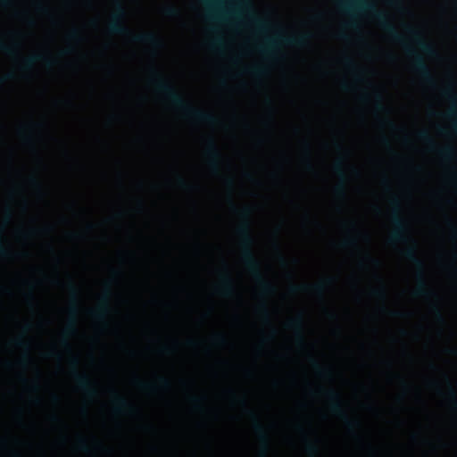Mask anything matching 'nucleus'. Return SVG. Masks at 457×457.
Returning a JSON list of instances; mask_svg holds the SVG:
<instances>
[{"instance_id": "obj_1", "label": "nucleus", "mask_w": 457, "mask_h": 457, "mask_svg": "<svg viewBox=\"0 0 457 457\" xmlns=\"http://www.w3.org/2000/svg\"><path fill=\"white\" fill-rule=\"evenodd\" d=\"M390 205L392 207V222L394 225V229L389 237L390 241L395 243H411L403 252V255L407 261L412 263L417 270V287L414 294L417 296L422 297L433 296L434 292L428 288L424 278V262L417 255L416 244L407 235V225L401 216V202L399 198L396 196L392 197L390 199Z\"/></svg>"}, {"instance_id": "obj_2", "label": "nucleus", "mask_w": 457, "mask_h": 457, "mask_svg": "<svg viewBox=\"0 0 457 457\" xmlns=\"http://www.w3.org/2000/svg\"><path fill=\"white\" fill-rule=\"evenodd\" d=\"M232 208L234 211L237 212L241 219L237 232L240 237L242 261L247 270L258 283L262 293L264 295L273 294L276 288L263 278L261 272L260 262L253 252V238L251 234V225L249 221L251 210L249 207H244L238 211L234 204H232Z\"/></svg>"}, {"instance_id": "obj_3", "label": "nucleus", "mask_w": 457, "mask_h": 457, "mask_svg": "<svg viewBox=\"0 0 457 457\" xmlns=\"http://www.w3.org/2000/svg\"><path fill=\"white\" fill-rule=\"evenodd\" d=\"M152 82L159 93L163 95L174 107L182 111L187 117L210 125L218 122L217 117L212 113L192 107L175 87L160 74L154 73V79Z\"/></svg>"}, {"instance_id": "obj_4", "label": "nucleus", "mask_w": 457, "mask_h": 457, "mask_svg": "<svg viewBox=\"0 0 457 457\" xmlns=\"http://www.w3.org/2000/svg\"><path fill=\"white\" fill-rule=\"evenodd\" d=\"M342 8L348 12H369L378 21L386 33L395 42L403 45V37L391 23L386 12L377 9L376 5L367 0H344Z\"/></svg>"}, {"instance_id": "obj_5", "label": "nucleus", "mask_w": 457, "mask_h": 457, "mask_svg": "<svg viewBox=\"0 0 457 457\" xmlns=\"http://www.w3.org/2000/svg\"><path fill=\"white\" fill-rule=\"evenodd\" d=\"M312 35L310 33H301L294 36L279 35L277 38H267L263 46H259V51L269 57H275L278 43L287 46L303 47L307 46Z\"/></svg>"}, {"instance_id": "obj_6", "label": "nucleus", "mask_w": 457, "mask_h": 457, "mask_svg": "<svg viewBox=\"0 0 457 457\" xmlns=\"http://www.w3.org/2000/svg\"><path fill=\"white\" fill-rule=\"evenodd\" d=\"M320 392L325 396L324 408L327 413L337 418H344L347 415L349 406L339 391L328 388L321 389Z\"/></svg>"}, {"instance_id": "obj_7", "label": "nucleus", "mask_w": 457, "mask_h": 457, "mask_svg": "<svg viewBox=\"0 0 457 457\" xmlns=\"http://www.w3.org/2000/svg\"><path fill=\"white\" fill-rule=\"evenodd\" d=\"M71 364L74 368L72 374L77 388L83 393L87 400H96L98 396V390L95 383L87 374L80 373L76 370L79 365V360L75 357L72 358L71 360Z\"/></svg>"}, {"instance_id": "obj_8", "label": "nucleus", "mask_w": 457, "mask_h": 457, "mask_svg": "<svg viewBox=\"0 0 457 457\" xmlns=\"http://www.w3.org/2000/svg\"><path fill=\"white\" fill-rule=\"evenodd\" d=\"M67 288L71 295V305L69 307V314H70V320L67 323V326L65 327L63 330V338L62 339V344L63 345H68L66 337L72 336L76 332V316L79 312V306H78V299H79V291L77 287L72 281H69L67 284Z\"/></svg>"}, {"instance_id": "obj_9", "label": "nucleus", "mask_w": 457, "mask_h": 457, "mask_svg": "<svg viewBox=\"0 0 457 457\" xmlns=\"http://www.w3.org/2000/svg\"><path fill=\"white\" fill-rule=\"evenodd\" d=\"M115 10L111 16L110 21L108 22L107 29L112 34L117 35H129L130 31L125 26L123 20L125 17V10L123 5L119 0L115 1Z\"/></svg>"}, {"instance_id": "obj_10", "label": "nucleus", "mask_w": 457, "mask_h": 457, "mask_svg": "<svg viewBox=\"0 0 457 457\" xmlns=\"http://www.w3.org/2000/svg\"><path fill=\"white\" fill-rule=\"evenodd\" d=\"M108 409L112 415L120 417L132 413L135 411V406L127 397L117 392H112Z\"/></svg>"}, {"instance_id": "obj_11", "label": "nucleus", "mask_w": 457, "mask_h": 457, "mask_svg": "<svg viewBox=\"0 0 457 457\" xmlns=\"http://www.w3.org/2000/svg\"><path fill=\"white\" fill-rule=\"evenodd\" d=\"M407 54L412 57L413 71L428 84L434 85L435 80L431 71L425 62L424 58L414 53L411 48L405 47Z\"/></svg>"}, {"instance_id": "obj_12", "label": "nucleus", "mask_w": 457, "mask_h": 457, "mask_svg": "<svg viewBox=\"0 0 457 457\" xmlns=\"http://www.w3.org/2000/svg\"><path fill=\"white\" fill-rule=\"evenodd\" d=\"M405 29L411 36L414 43L422 53L429 56H433L436 54L433 46L423 38L420 30L409 25L405 26Z\"/></svg>"}, {"instance_id": "obj_13", "label": "nucleus", "mask_w": 457, "mask_h": 457, "mask_svg": "<svg viewBox=\"0 0 457 457\" xmlns=\"http://www.w3.org/2000/svg\"><path fill=\"white\" fill-rule=\"evenodd\" d=\"M137 384L141 390L153 395L158 390L167 391L171 387L170 379L163 376L158 377L157 384L144 382L141 380H137Z\"/></svg>"}, {"instance_id": "obj_14", "label": "nucleus", "mask_w": 457, "mask_h": 457, "mask_svg": "<svg viewBox=\"0 0 457 457\" xmlns=\"http://www.w3.org/2000/svg\"><path fill=\"white\" fill-rule=\"evenodd\" d=\"M205 153L208 158V163L210 168L214 172L218 171L220 168L221 155L215 141L212 138L208 139Z\"/></svg>"}, {"instance_id": "obj_15", "label": "nucleus", "mask_w": 457, "mask_h": 457, "mask_svg": "<svg viewBox=\"0 0 457 457\" xmlns=\"http://www.w3.org/2000/svg\"><path fill=\"white\" fill-rule=\"evenodd\" d=\"M111 296V291L109 287L106 286L101 299L100 303L96 307V310H94L91 314L94 318H96L98 320H104L107 315L110 312V307H109V299Z\"/></svg>"}, {"instance_id": "obj_16", "label": "nucleus", "mask_w": 457, "mask_h": 457, "mask_svg": "<svg viewBox=\"0 0 457 457\" xmlns=\"http://www.w3.org/2000/svg\"><path fill=\"white\" fill-rule=\"evenodd\" d=\"M334 171L338 177L340 182L335 187V193L337 196L344 197L345 196V183L346 181V177L344 170V163L341 160H338L334 164Z\"/></svg>"}, {"instance_id": "obj_17", "label": "nucleus", "mask_w": 457, "mask_h": 457, "mask_svg": "<svg viewBox=\"0 0 457 457\" xmlns=\"http://www.w3.org/2000/svg\"><path fill=\"white\" fill-rule=\"evenodd\" d=\"M37 62H43L44 64L48 68L52 67L54 64V59L43 54H37L25 58L22 61L21 68L25 71L31 70L34 64Z\"/></svg>"}, {"instance_id": "obj_18", "label": "nucleus", "mask_w": 457, "mask_h": 457, "mask_svg": "<svg viewBox=\"0 0 457 457\" xmlns=\"http://www.w3.org/2000/svg\"><path fill=\"white\" fill-rule=\"evenodd\" d=\"M333 282V279L331 278L326 279L324 282L318 283L313 286H307V285H292L290 287V291L294 294L305 291L307 289H312L317 295H321L324 294L327 285L331 284Z\"/></svg>"}, {"instance_id": "obj_19", "label": "nucleus", "mask_w": 457, "mask_h": 457, "mask_svg": "<svg viewBox=\"0 0 457 457\" xmlns=\"http://www.w3.org/2000/svg\"><path fill=\"white\" fill-rule=\"evenodd\" d=\"M287 328L293 329L295 333L296 340L300 345H303L304 337L303 335V315L299 314L296 318L290 320L287 323Z\"/></svg>"}, {"instance_id": "obj_20", "label": "nucleus", "mask_w": 457, "mask_h": 457, "mask_svg": "<svg viewBox=\"0 0 457 457\" xmlns=\"http://www.w3.org/2000/svg\"><path fill=\"white\" fill-rule=\"evenodd\" d=\"M206 400L204 395H190L187 397L190 409L195 412H203L206 410Z\"/></svg>"}, {"instance_id": "obj_21", "label": "nucleus", "mask_w": 457, "mask_h": 457, "mask_svg": "<svg viewBox=\"0 0 457 457\" xmlns=\"http://www.w3.org/2000/svg\"><path fill=\"white\" fill-rule=\"evenodd\" d=\"M445 404L449 412L457 417V394L450 383L445 395Z\"/></svg>"}, {"instance_id": "obj_22", "label": "nucleus", "mask_w": 457, "mask_h": 457, "mask_svg": "<svg viewBox=\"0 0 457 457\" xmlns=\"http://www.w3.org/2000/svg\"><path fill=\"white\" fill-rule=\"evenodd\" d=\"M132 40L137 43H144L154 47H158L160 46V40L157 36L152 32H145L136 34L132 36Z\"/></svg>"}, {"instance_id": "obj_23", "label": "nucleus", "mask_w": 457, "mask_h": 457, "mask_svg": "<svg viewBox=\"0 0 457 457\" xmlns=\"http://www.w3.org/2000/svg\"><path fill=\"white\" fill-rule=\"evenodd\" d=\"M442 96L449 100L452 106L448 112V116L457 120V96L453 93L452 87H447L441 91Z\"/></svg>"}, {"instance_id": "obj_24", "label": "nucleus", "mask_w": 457, "mask_h": 457, "mask_svg": "<svg viewBox=\"0 0 457 457\" xmlns=\"http://www.w3.org/2000/svg\"><path fill=\"white\" fill-rule=\"evenodd\" d=\"M228 403L231 407H237L242 410L248 408V399L245 395H237L235 391H229L228 394Z\"/></svg>"}, {"instance_id": "obj_25", "label": "nucleus", "mask_w": 457, "mask_h": 457, "mask_svg": "<svg viewBox=\"0 0 457 457\" xmlns=\"http://www.w3.org/2000/svg\"><path fill=\"white\" fill-rule=\"evenodd\" d=\"M219 292L224 296H232L234 295V284L232 278L228 274L221 277Z\"/></svg>"}, {"instance_id": "obj_26", "label": "nucleus", "mask_w": 457, "mask_h": 457, "mask_svg": "<svg viewBox=\"0 0 457 457\" xmlns=\"http://www.w3.org/2000/svg\"><path fill=\"white\" fill-rule=\"evenodd\" d=\"M236 15L235 12L226 11V10H215L210 16L212 20H220L226 21L228 18Z\"/></svg>"}, {"instance_id": "obj_27", "label": "nucleus", "mask_w": 457, "mask_h": 457, "mask_svg": "<svg viewBox=\"0 0 457 457\" xmlns=\"http://www.w3.org/2000/svg\"><path fill=\"white\" fill-rule=\"evenodd\" d=\"M250 20L252 21V23L259 29V30H262V31H266L269 28H270V25L269 23L255 16L254 14H253L252 12L250 13Z\"/></svg>"}, {"instance_id": "obj_28", "label": "nucleus", "mask_w": 457, "mask_h": 457, "mask_svg": "<svg viewBox=\"0 0 457 457\" xmlns=\"http://www.w3.org/2000/svg\"><path fill=\"white\" fill-rule=\"evenodd\" d=\"M18 45H8L3 40H0V51L7 55L13 56L17 54Z\"/></svg>"}, {"instance_id": "obj_29", "label": "nucleus", "mask_w": 457, "mask_h": 457, "mask_svg": "<svg viewBox=\"0 0 457 457\" xmlns=\"http://www.w3.org/2000/svg\"><path fill=\"white\" fill-rule=\"evenodd\" d=\"M246 71L257 78L262 77L267 74L266 67L262 65H253L246 70Z\"/></svg>"}, {"instance_id": "obj_30", "label": "nucleus", "mask_w": 457, "mask_h": 457, "mask_svg": "<svg viewBox=\"0 0 457 457\" xmlns=\"http://www.w3.org/2000/svg\"><path fill=\"white\" fill-rule=\"evenodd\" d=\"M311 363L317 374H319L320 376L325 377V378L330 377V375H331L330 370L321 367L320 364L313 359H312Z\"/></svg>"}, {"instance_id": "obj_31", "label": "nucleus", "mask_w": 457, "mask_h": 457, "mask_svg": "<svg viewBox=\"0 0 457 457\" xmlns=\"http://www.w3.org/2000/svg\"><path fill=\"white\" fill-rule=\"evenodd\" d=\"M436 152L438 155L445 160H450L453 156V149L452 146L449 145L436 149Z\"/></svg>"}, {"instance_id": "obj_32", "label": "nucleus", "mask_w": 457, "mask_h": 457, "mask_svg": "<svg viewBox=\"0 0 457 457\" xmlns=\"http://www.w3.org/2000/svg\"><path fill=\"white\" fill-rule=\"evenodd\" d=\"M418 137L420 139L427 143L432 150L436 148L435 142L429 136V134L426 130H421L418 133Z\"/></svg>"}, {"instance_id": "obj_33", "label": "nucleus", "mask_w": 457, "mask_h": 457, "mask_svg": "<svg viewBox=\"0 0 457 457\" xmlns=\"http://www.w3.org/2000/svg\"><path fill=\"white\" fill-rule=\"evenodd\" d=\"M163 14L167 17H176L179 14V10L174 5H167L163 8Z\"/></svg>"}, {"instance_id": "obj_34", "label": "nucleus", "mask_w": 457, "mask_h": 457, "mask_svg": "<svg viewBox=\"0 0 457 457\" xmlns=\"http://www.w3.org/2000/svg\"><path fill=\"white\" fill-rule=\"evenodd\" d=\"M11 256V252L4 245V242L0 239V257L8 259Z\"/></svg>"}, {"instance_id": "obj_35", "label": "nucleus", "mask_w": 457, "mask_h": 457, "mask_svg": "<svg viewBox=\"0 0 457 457\" xmlns=\"http://www.w3.org/2000/svg\"><path fill=\"white\" fill-rule=\"evenodd\" d=\"M433 312H434L436 320L438 322H440V323H444L445 322V317H444L441 310L437 306H434L433 307Z\"/></svg>"}, {"instance_id": "obj_36", "label": "nucleus", "mask_w": 457, "mask_h": 457, "mask_svg": "<svg viewBox=\"0 0 457 457\" xmlns=\"http://www.w3.org/2000/svg\"><path fill=\"white\" fill-rule=\"evenodd\" d=\"M211 46L214 49L220 50L224 48L225 44L222 38L218 37L212 42Z\"/></svg>"}, {"instance_id": "obj_37", "label": "nucleus", "mask_w": 457, "mask_h": 457, "mask_svg": "<svg viewBox=\"0 0 457 457\" xmlns=\"http://www.w3.org/2000/svg\"><path fill=\"white\" fill-rule=\"evenodd\" d=\"M13 343L16 346L24 348L25 350H29V345L22 337L17 338L16 340H14Z\"/></svg>"}, {"instance_id": "obj_38", "label": "nucleus", "mask_w": 457, "mask_h": 457, "mask_svg": "<svg viewBox=\"0 0 457 457\" xmlns=\"http://www.w3.org/2000/svg\"><path fill=\"white\" fill-rule=\"evenodd\" d=\"M375 99H376V104H375V108L377 111H384V106L382 104V96L379 93H376L375 94Z\"/></svg>"}, {"instance_id": "obj_39", "label": "nucleus", "mask_w": 457, "mask_h": 457, "mask_svg": "<svg viewBox=\"0 0 457 457\" xmlns=\"http://www.w3.org/2000/svg\"><path fill=\"white\" fill-rule=\"evenodd\" d=\"M177 182H178V185L179 186V187H181L183 189L189 190V189H192V187H193L182 177H178Z\"/></svg>"}, {"instance_id": "obj_40", "label": "nucleus", "mask_w": 457, "mask_h": 457, "mask_svg": "<svg viewBox=\"0 0 457 457\" xmlns=\"http://www.w3.org/2000/svg\"><path fill=\"white\" fill-rule=\"evenodd\" d=\"M214 342L218 345H223L226 344L227 340L223 335H216L214 337Z\"/></svg>"}, {"instance_id": "obj_41", "label": "nucleus", "mask_w": 457, "mask_h": 457, "mask_svg": "<svg viewBox=\"0 0 457 457\" xmlns=\"http://www.w3.org/2000/svg\"><path fill=\"white\" fill-rule=\"evenodd\" d=\"M69 38L71 40L79 41L80 40V34L78 29H73L68 35Z\"/></svg>"}, {"instance_id": "obj_42", "label": "nucleus", "mask_w": 457, "mask_h": 457, "mask_svg": "<svg viewBox=\"0 0 457 457\" xmlns=\"http://www.w3.org/2000/svg\"><path fill=\"white\" fill-rule=\"evenodd\" d=\"M371 294L378 298L384 299L386 297V293L384 289H374L371 291Z\"/></svg>"}, {"instance_id": "obj_43", "label": "nucleus", "mask_w": 457, "mask_h": 457, "mask_svg": "<svg viewBox=\"0 0 457 457\" xmlns=\"http://www.w3.org/2000/svg\"><path fill=\"white\" fill-rule=\"evenodd\" d=\"M50 401H51L52 404L58 405L61 402V399L58 395L53 393L50 395Z\"/></svg>"}, {"instance_id": "obj_44", "label": "nucleus", "mask_w": 457, "mask_h": 457, "mask_svg": "<svg viewBox=\"0 0 457 457\" xmlns=\"http://www.w3.org/2000/svg\"><path fill=\"white\" fill-rule=\"evenodd\" d=\"M30 403L34 405L39 406L42 403V398L38 395L31 397Z\"/></svg>"}, {"instance_id": "obj_45", "label": "nucleus", "mask_w": 457, "mask_h": 457, "mask_svg": "<svg viewBox=\"0 0 457 457\" xmlns=\"http://www.w3.org/2000/svg\"><path fill=\"white\" fill-rule=\"evenodd\" d=\"M355 244H356V240L354 238H348V239L343 241L342 245L346 247V246L354 245Z\"/></svg>"}, {"instance_id": "obj_46", "label": "nucleus", "mask_w": 457, "mask_h": 457, "mask_svg": "<svg viewBox=\"0 0 457 457\" xmlns=\"http://www.w3.org/2000/svg\"><path fill=\"white\" fill-rule=\"evenodd\" d=\"M409 389L410 386L406 383H403V394L397 397V400H402Z\"/></svg>"}, {"instance_id": "obj_47", "label": "nucleus", "mask_w": 457, "mask_h": 457, "mask_svg": "<svg viewBox=\"0 0 457 457\" xmlns=\"http://www.w3.org/2000/svg\"><path fill=\"white\" fill-rule=\"evenodd\" d=\"M362 407L366 410L371 411L375 408V404L373 402L369 401L367 403H362Z\"/></svg>"}, {"instance_id": "obj_48", "label": "nucleus", "mask_w": 457, "mask_h": 457, "mask_svg": "<svg viewBox=\"0 0 457 457\" xmlns=\"http://www.w3.org/2000/svg\"><path fill=\"white\" fill-rule=\"evenodd\" d=\"M12 219V211L10 208H7L4 212V221L7 223Z\"/></svg>"}, {"instance_id": "obj_49", "label": "nucleus", "mask_w": 457, "mask_h": 457, "mask_svg": "<svg viewBox=\"0 0 457 457\" xmlns=\"http://www.w3.org/2000/svg\"><path fill=\"white\" fill-rule=\"evenodd\" d=\"M260 311H261V312H262V314L263 318H264L265 320H268V319H269V312H268V311H267V308H266L265 306H262V307L260 308Z\"/></svg>"}, {"instance_id": "obj_50", "label": "nucleus", "mask_w": 457, "mask_h": 457, "mask_svg": "<svg viewBox=\"0 0 457 457\" xmlns=\"http://www.w3.org/2000/svg\"><path fill=\"white\" fill-rule=\"evenodd\" d=\"M390 315L393 316V317L400 318V317H403L404 313L402 312L394 311V312H390Z\"/></svg>"}, {"instance_id": "obj_51", "label": "nucleus", "mask_w": 457, "mask_h": 457, "mask_svg": "<svg viewBox=\"0 0 457 457\" xmlns=\"http://www.w3.org/2000/svg\"><path fill=\"white\" fill-rule=\"evenodd\" d=\"M30 182H31V183H32V185H33L34 187H36L37 188H38V189H39V188H41V185H40V183L38 182V180H37V179H35V178H31V179H30Z\"/></svg>"}, {"instance_id": "obj_52", "label": "nucleus", "mask_w": 457, "mask_h": 457, "mask_svg": "<svg viewBox=\"0 0 457 457\" xmlns=\"http://www.w3.org/2000/svg\"><path fill=\"white\" fill-rule=\"evenodd\" d=\"M225 182H226V185L228 186V187H229V188H232V187H233V186H234V180H233V179H232V178H228V179H226Z\"/></svg>"}, {"instance_id": "obj_53", "label": "nucleus", "mask_w": 457, "mask_h": 457, "mask_svg": "<svg viewBox=\"0 0 457 457\" xmlns=\"http://www.w3.org/2000/svg\"><path fill=\"white\" fill-rule=\"evenodd\" d=\"M369 261L375 266L378 265V261L375 258H372L370 256H368Z\"/></svg>"}, {"instance_id": "obj_54", "label": "nucleus", "mask_w": 457, "mask_h": 457, "mask_svg": "<svg viewBox=\"0 0 457 457\" xmlns=\"http://www.w3.org/2000/svg\"><path fill=\"white\" fill-rule=\"evenodd\" d=\"M13 73L10 72V73H7L4 77L5 79H13Z\"/></svg>"}, {"instance_id": "obj_55", "label": "nucleus", "mask_w": 457, "mask_h": 457, "mask_svg": "<svg viewBox=\"0 0 457 457\" xmlns=\"http://www.w3.org/2000/svg\"><path fill=\"white\" fill-rule=\"evenodd\" d=\"M341 87H342V88H343L344 90H348V89H349V86H348V84H347V83H345V82H343V83L341 84Z\"/></svg>"}, {"instance_id": "obj_56", "label": "nucleus", "mask_w": 457, "mask_h": 457, "mask_svg": "<svg viewBox=\"0 0 457 457\" xmlns=\"http://www.w3.org/2000/svg\"><path fill=\"white\" fill-rule=\"evenodd\" d=\"M242 8H246L247 10L249 9V4L248 3L246 2H243L242 4H239Z\"/></svg>"}, {"instance_id": "obj_57", "label": "nucleus", "mask_w": 457, "mask_h": 457, "mask_svg": "<svg viewBox=\"0 0 457 457\" xmlns=\"http://www.w3.org/2000/svg\"><path fill=\"white\" fill-rule=\"evenodd\" d=\"M33 391L37 392L39 390V386L37 384H34L31 387Z\"/></svg>"}, {"instance_id": "obj_58", "label": "nucleus", "mask_w": 457, "mask_h": 457, "mask_svg": "<svg viewBox=\"0 0 457 457\" xmlns=\"http://www.w3.org/2000/svg\"><path fill=\"white\" fill-rule=\"evenodd\" d=\"M346 64L351 67H355L353 61L351 59H346Z\"/></svg>"}, {"instance_id": "obj_59", "label": "nucleus", "mask_w": 457, "mask_h": 457, "mask_svg": "<svg viewBox=\"0 0 457 457\" xmlns=\"http://www.w3.org/2000/svg\"><path fill=\"white\" fill-rule=\"evenodd\" d=\"M29 357L27 355H25L23 358H22V363H27L29 361Z\"/></svg>"}, {"instance_id": "obj_60", "label": "nucleus", "mask_w": 457, "mask_h": 457, "mask_svg": "<svg viewBox=\"0 0 457 457\" xmlns=\"http://www.w3.org/2000/svg\"><path fill=\"white\" fill-rule=\"evenodd\" d=\"M0 3L4 5H7L10 3V0H0Z\"/></svg>"}, {"instance_id": "obj_61", "label": "nucleus", "mask_w": 457, "mask_h": 457, "mask_svg": "<svg viewBox=\"0 0 457 457\" xmlns=\"http://www.w3.org/2000/svg\"><path fill=\"white\" fill-rule=\"evenodd\" d=\"M306 169H308V170H312V163L310 162H306Z\"/></svg>"}, {"instance_id": "obj_62", "label": "nucleus", "mask_w": 457, "mask_h": 457, "mask_svg": "<svg viewBox=\"0 0 457 457\" xmlns=\"http://www.w3.org/2000/svg\"><path fill=\"white\" fill-rule=\"evenodd\" d=\"M187 344H188L189 345H195V341H193V340H189V341H187Z\"/></svg>"}, {"instance_id": "obj_63", "label": "nucleus", "mask_w": 457, "mask_h": 457, "mask_svg": "<svg viewBox=\"0 0 457 457\" xmlns=\"http://www.w3.org/2000/svg\"><path fill=\"white\" fill-rule=\"evenodd\" d=\"M280 262H281L282 264H285L286 263L285 258L280 256Z\"/></svg>"}, {"instance_id": "obj_64", "label": "nucleus", "mask_w": 457, "mask_h": 457, "mask_svg": "<svg viewBox=\"0 0 457 457\" xmlns=\"http://www.w3.org/2000/svg\"><path fill=\"white\" fill-rule=\"evenodd\" d=\"M38 9L41 10V11H45L46 10V8L43 5H41V4L38 5Z\"/></svg>"}]
</instances>
